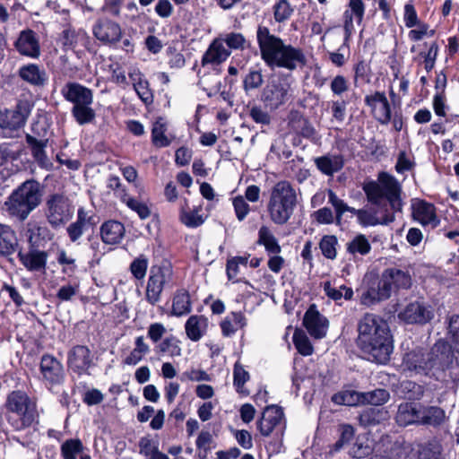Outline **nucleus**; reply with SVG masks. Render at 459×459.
<instances>
[{"label": "nucleus", "mask_w": 459, "mask_h": 459, "mask_svg": "<svg viewBox=\"0 0 459 459\" xmlns=\"http://www.w3.org/2000/svg\"><path fill=\"white\" fill-rule=\"evenodd\" d=\"M40 184L34 179L26 180L15 189L5 202L10 216L24 221L41 203Z\"/></svg>", "instance_id": "39448f33"}, {"label": "nucleus", "mask_w": 459, "mask_h": 459, "mask_svg": "<svg viewBox=\"0 0 459 459\" xmlns=\"http://www.w3.org/2000/svg\"><path fill=\"white\" fill-rule=\"evenodd\" d=\"M349 8L350 10L345 11L344 13V31H345V40H349L350 37L354 29L353 27V16L355 17L357 22L361 23L364 13H365V4L362 0H349Z\"/></svg>", "instance_id": "c756f323"}, {"label": "nucleus", "mask_w": 459, "mask_h": 459, "mask_svg": "<svg viewBox=\"0 0 459 459\" xmlns=\"http://www.w3.org/2000/svg\"><path fill=\"white\" fill-rule=\"evenodd\" d=\"M167 128L165 124L156 121L152 130V141L153 145L158 148L167 147L170 144V141L166 136Z\"/></svg>", "instance_id": "6e6d98bb"}, {"label": "nucleus", "mask_w": 459, "mask_h": 459, "mask_svg": "<svg viewBox=\"0 0 459 459\" xmlns=\"http://www.w3.org/2000/svg\"><path fill=\"white\" fill-rule=\"evenodd\" d=\"M159 349L160 352L168 353L171 357H178L181 355L179 341L175 337L164 339L159 345Z\"/></svg>", "instance_id": "e2e57ef3"}, {"label": "nucleus", "mask_w": 459, "mask_h": 459, "mask_svg": "<svg viewBox=\"0 0 459 459\" xmlns=\"http://www.w3.org/2000/svg\"><path fill=\"white\" fill-rule=\"evenodd\" d=\"M123 201L131 210L135 212L142 220H145L150 217L151 210L146 204L142 203L135 198L126 196L123 198Z\"/></svg>", "instance_id": "680f3d73"}, {"label": "nucleus", "mask_w": 459, "mask_h": 459, "mask_svg": "<svg viewBox=\"0 0 459 459\" xmlns=\"http://www.w3.org/2000/svg\"><path fill=\"white\" fill-rule=\"evenodd\" d=\"M258 245L264 246L269 254L277 255L281 253V248L276 238L267 226H261L258 230Z\"/></svg>", "instance_id": "ea45409f"}, {"label": "nucleus", "mask_w": 459, "mask_h": 459, "mask_svg": "<svg viewBox=\"0 0 459 459\" xmlns=\"http://www.w3.org/2000/svg\"><path fill=\"white\" fill-rule=\"evenodd\" d=\"M94 37L105 44H115L121 39L120 25L108 18H100L92 27Z\"/></svg>", "instance_id": "f3484780"}, {"label": "nucleus", "mask_w": 459, "mask_h": 459, "mask_svg": "<svg viewBox=\"0 0 459 459\" xmlns=\"http://www.w3.org/2000/svg\"><path fill=\"white\" fill-rule=\"evenodd\" d=\"M435 206L420 199L411 200V214L415 221L422 225L431 224L436 227L439 221L437 218Z\"/></svg>", "instance_id": "5701e85b"}, {"label": "nucleus", "mask_w": 459, "mask_h": 459, "mask_svg": "<svg viewBox=\"0 0 459 459\" xmlns=\"http://www.w3.org/2000/svg\"><path fill=\"white\" fill-rule=\"evenodd\" d=\"M333 402L337 404H343L348 406H354L358 404H364L363 393L356 392L353 390H347L333 396Z\"/></svg>", "instance_id": "a18cd8bd"}, {"label": "nucleus", "mask_w": 459, "mask_h": 459, "mask_svg": "<svg viewBox=\"0 0 459 459\" xmlns=\"http://www.w3.org/2000/svg\"><path fill=\"white\" fill-rule=\"evenodd\" d=\"M411 285V277L408 271L392 267L384 270L379 279L364 291L361 295V303L370 307L380 301L388 299L394 290L409 289Z\"/></svg>", "instance_id": "20e7f679"}, {"label": "nucleus", "mask_w": 459, "mask_h": 459, "mask_svg": "<svg viewBox=\"0 0 459 459\" xmlns=\"http://www.w3.org/2000/svg\"><path fill=\"white\" fill-rule=\"evenodd\" d=\"M364 404L369 403L375 406H379L385 403L390 397L389 392L385 389L378 388L370 392L363 393Z\"/></svg>", "instance_id": "13d9d810"}, {"label": "nucleus", "mask_w": 459, "mask_h": 459, "mask_svg": "<svg viewBox=\"0 0 459 459\" xmlns=\"http://www.w3.org/2000/svg\"><path fill=\"white\" fill-rule=\"evenodd\" d=\"M448 333L452 339V350L459 353V315H454L450 317Z\"/></svg>", "instance_id": "69168bd1"}, {"label": "nucleus", "mask_w": 459, "mask_h": 459, "mask_svg": "<svg viewBox=\"0 0 459 459\" xmlns=\"http://www.w3.org/2000/svg\"><path fill=\"white\" fill-rule=\"evenodd\" d=\"M294 13V7L288 0H279L273 5V17L276 22L288 21Z\"/></svg>", "instance_id": "8fccbe9b"}, {"label": "nucleus", "mask_w": 459, "mask_h": 459, "mask_svg": "<svg viewBox=\"0 0 459 459\" xmlns=\"http://www.w3.org/2000/svg\"><path fill=\"white\" fill-rule=\"evenodd\" d=\"M222 41L231 49H244L247 43L246 38L238 32L226 34Z\"/></svg>", "instance_id": "338daca9"}, {"label": "nucleus", "mask_w": 459, "mask_h": 459, "mask_svg": "<svg viewBox=\"0 0 459 459\" xmlns=\"http://www.w3.org/2000/svg\"><path fill=\"white\" fill-rule=\"evenodd\" d=\"M346 251L353 257L364 256L370 253L371 245L364 234H357L346 243Z\"/></svg>", "instance_id": "58836bf2"}, {"label": "nucleus", "mask_w": 459, "mask_h": 459, "mask_svg": "<svg viewBox=\"0 0 459 459\" xmlns=\"http://www.w3.org/2000/svg\"><path fill=\"white\" fill-rule=\"evenodd\" d=\"M5 407L8 411L20 417L17 430L30 427L39 418L36 402L21 390L13 391L7 395Z\"/></svg>", "instance_id": "6e6552de"}, {"label": "nucleus", "mask_w": 459, "mask_h": 459, "mask_svg": "<svg viewBox=\"0 0 459 459\" xmlns=\"http://www.w3.org/2000/svg\"><path fill=\"white\" fill-rule=\"evenodd\" d=\"M64 99L72 103L71 114L79 126L95 121L96 112L92 108L93 91L91 89L74 82H69L61 90Z\"/></svg>", "instance_id": "0eeeda50"}, {"label": "nucleus", "mask_w": 459, "mask_h": 459, "mask_svg": "<svg viewBox=\"0 0 459 459\" xmlns=\"http://www.w3.org/2000/svg\"><path fill=\"white\" fill-rule=\"evenodd\" d=\"M316 169L324 175L333 177L344 166V160L341 154L326 153L314 159Z\"/></svg>", "instance_id": "cd10ccee"}, {"label": "nucleus", "mask_w": 459, "mask_h": 459, "mask_svg": "<svg viewBox=\"0 0 459 459\" xmlns=\"http://www.w3.org/2000/svg\"><path fill=\"white\" fill-rule=\"evenodd\" d=\"M14 46L22 56L38 58L40 55L39 42L32 30L21 31Z\"/></svg>", "instance_id": "4be33fe9"}, {"label": "nucleus", "mask_w": 459, "mask_h": 459, "mask_svg": "<svg viewBox=\"0 0 459 459\" xmlns=\"http://www.w3.org/2000/svg\"><path fill=\"white\" fill-rule=\"evenodd\" d=\"M292 339L296 349L301 355L309 356L313 353V346L303 330L296 329Z\"/></svg>", "instance_id": "de8ad7c7"}, {"label": "nucleus", "mask_w": 459, "mask_h": 459, "mask_svg": "<svg viewBox=\"0 0 459 459\" xmlns=\"http://www.w3.org/2000/svg\"><path fill=\"white\" fill-rule=\"evenodd\" d=\"M149 261L144 255L136 257L130 264V272L137 280L144 279L148 268Z\"/></svg>", "instance_id": "bf43d9fd"}, {"label": "nucleus", "mask_w": 459, "mask_h": 459, "mask_svg": "<svg viewBox=\"0 0 459 459\" xmlns=\"http://www.w3.org/2000/svg\"><path fill=\"white\" fill-rule=\"evenodd\" d=\"M303 325L312 337L322 339L326 334L329 322L316 310V306L312 305L304 315Z\"/></svg>", "instance_id": "6ab92c4d"}, {"label": "nucleus", "mask_w": 459, "mask_h": 459, "mask_svg": "<svg viewBox=\"0 0 459 459\" xmlns=\"http://www.w3.org/2000/svg\"><path fill=\"white\" fill-rule=\"evenodd\" d=\"M354 78L353 82L355 86H359L361 83H368L371 79V68L368 62L365 60L359 61L354 65Z\"/></svg>", "instance_id": "3c124183"}, {"label": "nucleus", "mask_w": 459, "mask_h": 459, "mask_svg": "<svg viewBox=\"0 0 459 459\" xmlns=\"http://www.w3.org/2000/svg\"><path fill=\"white\" fill-rule=\"evenodd\" d=\"M338 244V239L333 235H325L324 236L320 242L319 247L322 251L323 255L327 258L333 260L336 258L337 250L336 246Z\"/></svg>", "instance_id": "5fc2aeb1"}, {"label": "nucleus", "mask_w": 459, "mask_h": 459, "mask_svg": "<svg viewBox=\"0 0 459 459\" xmlns=\"http://www.w3.org/2000/svg\"><path fill=\"white\" fill-rule=\"evenodd\" d=\"M454 351L446 341L440 339L427 352V363L429 365L431 377L438 376L448 369L454 361Z\"/></svg>", "instance_id": "ddd939ff"}, {"label": "nucleus", "mask_w": 459, "mask_h": 459, "mask_svg": "<svg viewBox=\"0 0 459 459\" xmlns=\"http://www.w3.org/2000/svg\"><path fill=\"white\" fill-rule=\"evenodd\" d=\"M134 89L136 91L139 98L145 103L150 104L153 100V95L149 88V82L143 79L136 83H134Z\"/></svg>", "instance_id": "774afa93"}, {"label": "nucleus", "mask_w": 459, "mask_h": 459, "mask_svg": "<svg viewBox=\"0 0 459 459\" xmlns=\"http://www.w3.org/2000/svg\"><path fill=\"white\" fill-rule=\"evenodd\" d=\"M446 420V415L443 408L420 403V425L438 428Z\"/></svg>", "instance_id": "393cba45"}, {"label": "nucleus", "mask_w": 459, "mask_h": 459, "mask_svg": "<svg viewBox=\"0 0 459 459\" xmlns=\"http://www.w3.org/2000/svg\"><path fill=\"white\" fill-rule=\"evenodd\" d=\"M180 221L188 228H196L204 222L203 216L199 214V209L196 207L193 210L182 207L180 212Z\"/></svg>", "instance_id": "09e8293b"}, {"label": "nucleus", "mask_w": 459, "mask_h": 459, "mask_svg": "<svg viewBox=\"0 0 459 459\" xmlns=\"http://www.w3.org/2000/svg\"><path fill=\"white\" fill-rule=\"evenodd\" d=\"M232 204L238 221H243L251 211L249 204L246 202L244 196L242 195L234 197L232 200Z\"/></svg>", "instance_id": "0e129e2a"}, {"label": "nucleus", "mask_w": 459, "mask_h": 459, "mask_svg": "<svg viewBox=\"0 0 459 459\" xmlns=\"http://www.w3.org/2000/svg\"><path fill=\"white\" fill-rule=\"evenodd\" d=\"M283 418L282 410L275 405L266 407L257 423L260 433L268 437L280 424Z\"/></svg>", "instance_id": "b1692460"}, {"label": "nucleus", "mask_w": 459, "mask_h": 459, "mask_svg": "<svg viewBox=\"0 0 459 459\" xmlns=\"http://www.w3.org/2000/svg\"><path fill=\"white\" fill-rule=\"evenodd\" d=\"M39 370L46 388L57 393L65 380V372L61 361L53 355L44 354L40 359Z\"/></svg>", "instance_id": "f8f14e48"}, {"label": "nucleus", "mask_w": 459, "mask_h": 459, "mask_svg": "<svg viewBox=\"0 0 459 459\" xmlns=\"http://www.w3.org/2000/svg\"><path fill=\"white\" fill-rule=\"evenodd\" d=\"M434 316L432 306L422 301L411 302L399 313V318L405 323L421 325L429 323Z\"/></svg>", "instance_id": "dca6fc26"}, {"label": "nucleus", "mask_w": 459, "mask_h": 459, "mask_svg": "<svg viewBox=\"0 0 459 459\" xmlns=\"http://www.w3.org/2000/svg\"><path fill=\"white\" fill-rule=\"evenodd\" d=\"M33 107L30 100L20 99L13 108L0 109V127L9 131L20 130L26 125Z\"/></svg>", "instance_id": "9b49d317"}, {"label": "nucleus", "mask_w": 459, "mask_h": 459, "mask_svg": "<svg viewBox=\"0 0 459 459\" xmlns=\"http://www.w3.org/2000/svg\"><path fill=\"white\" fill-rule=\"evenodd\" d=\"M126 233L123 223L118 221L109 220L103 222L100 228V234L103 243L107 245L119 244Z\"/></svg>", "instance_id": "bb28decb"}, {"label": "nucleus", "mask_w": 459, "mask_h": 459, "mask_svg": "<svg viewBox=\"0 0 459 459\" xmlns=\"http://www.w3.org/2000/svg\"><path fill=\"white\" fill-rule=\"evenodd\" d=\"M192 310L189 293L185 290H178L173 298L172 315L181 316Z\"/></svg>", "instance_id": "a19ab883"}, {"label": "nucleus", "mask_w": 459, "mask_h": 459, "mask_svg": "<svg viewBox=\"0 0 459 459\" xmlns=\"http://www.w3.org/2000/svg\"><path fill=\"white\" fill-rule=\"evenodd\" d=\"M25 236L29 247H40L41 241L50 239V231L36 221H30L25 227Z\"/></svg>", "instance_id": "7c9ffc66"}, {"label": "nucleus", "mask_w": 459, "mask_h": 459, "mask_svg": "<svg viewBox=\"0 0 459 459\" xmlns=\"http://www.w3.org/2000/svg\"><path fill=\"white\" fill-rule=\"evenodd\" d=\"M26 143L30 149L31 155L39 164L40 168L48 169L52 166V163L48 160L46 153V147L48 145V140H39L36 137L26 134Z\"/></svg>", "instance_id": "72a5a7b5"}, {"label": "nucleus", "mask_w": 459, "mask_h": 459, "mask_svg": "<svg viewBox=\"0 0 459 459\" xmlns=\"http://www.w3.org/2000/svg\"><path fill=\"white\" fill-rule=\"evenodd\" d=\"M18 247L15 231L11 226L0 223V255H13Z\"/></svg>", "instance_id": "f704fd0d"}, {"label": "nucleus", "mask_w": 459, "mask_h": 459, "mask_svg": "<svg viewBox=\"0 0 459 459\" xmlns=\"http://www.w3.org/2000/svg\"><path fill=\"white\" fill-rule=\"evenodd\" d=\"M395 420L400 426L420 425V403H403L398 407Z\"/></svg>", "instance_id": "2f4dec72"}, {"label": "nucleus", "mask_w": 459, "mask_h": 459, "mask_svg": "<svg viewBox=\"0 0 459 459\" xmlns=\"http://www.w3.org/2000/svg\"><path fill=\"white\" fill-rule=\"evenodd\" d=\"M357 347L370 361L385 364L393 351V337L387 322L380 316L366 313L358 322Z\"/></svg>", "instance_id": "f03ea898"}, {"label": "nucleus", "mask_w": 459, "mask_h": 459, "mask_svg": "<svg viewBox=\"0 0 459 459\" xmlns=\"http://www.w3.org/2000/svg\"><path fill=\"white\" fill-rule=\"evenodd\" d=\"M233 385L237 391L241 394H247L243 386L244 384L249 379V374L239 363H235L233 370Z\"/></svg>", "instance_id": "052dcab7"}, {"label": "nucleus", "mask_w": 459, "mask_h": 459, "mask_svg": "<svg viewBox=\"0 0 459 459\" xmlns=\"http://www.w3.org/2000/svg\"><path fill=\"white\" fill-rule=\"evenodd\" d=\"M412 454L415 459H442L443 446L438 440L433 438L415 443Z\"/></svg>", "instance_id": "c85d7f7f"}, {"label": "nucleus", "mask_w": 459, "mask_h": 459, "mask_svg": "<svg viewBox=\"0 0 459 459\" xmlns=\"http://www.w3.org/2000/svg\"><path fill=\"white\" fill-rule=\"evenodd\" d=\"M18 74L24 82L33 86H44L48 81L46 71L35 64L21 66Z\"/></svg>", "instance_id": "473e14b6"}, {"label": "nucleus", "mask_w": 459, "mask_h": 459, "mask_svg": "<svg viewBox=\"0 0 459 459\" xmlns=\"http://www.w3.org/2000/svg\"><path fill=\"white\" fill-rule=\"evenodd\" d=\"M264 76L260 69H249L243 79V89L246 92L256 90L262 86Z\"/></svg>", "instance_id": "603ef678"}, {"label": "nucleus", "mask_w": 459, "mask_h": 459, "mask_svg": "<svg viewBox=\"0 0 459 459\" xmlns=\"http://www.w3.org/2000/svg\"><path fill=\"white\" fill-rule=\"evenodd\" d=\"M75 207L71 199L63 194L49 195L45 203V216L48 224L60 228L66 224L74 216Z\"/></svg>", "instance_id": "9d476101"}, {"label": "nucleus", "mask_w": 459, "mask_h": 459, "mask_svg": "<svg viewBox=\"0 0 459 459\" xmlns=\"http://www.w3.org/2000/svg\"><path fill=\"white\" fill-rule=\"evenodd\" d=\"M289 125L293 131L305 138H311L316 133L308 120L299 113L291 115Z\"/></svg>", "instance_id": "37998d69"}, {"label": "nucleus", "mask_w": 459, "mask_h": 459, "mask_svg": "<svg viewBox=\"0 0 459 459\" xmlns=\"http://www.w3.org/2000/svg\"><path fill=\"white\" fill-rule=\"evenodd\" d=\"M84 34V32L76 31L71 27L65 29L60 37L63 48L65 50L74 49L77 46L80 37H83Z\"/></svg>", "instance_id": "4d7b16f0"}, {"label": "nucleus", "mask_w": 459, "mask_h": 459, "mask_svg": "<svg viewBox=\"0 0 459 459\" xmlns=\"http://www.w3.org/2000/svg\"><path fill=\"white\" fill-rule=\"evenodd\" d=\"M362 189L369 204L380 207L382 215L376 208L355 209L354 215L362 227L388 225L394 221V212H402V185L387 172H380L377 181H368L363 184Z\"/></svg>", "instance_id": "f257e3e1"}, {"label": "nucleus", "mask_w": 459, "mask_h": 459, "mask_svg": "<svg viewBox=\"0 0 459 459\" xmlns=\"http://www.w3.org/2000/svg\"><path fill=\"white\" fill-rule=\"evenodd\" d=\"M387 411L382 408L370 407L364 409L359 415L358 420L362 427L368 428L376 426L386 419Z\"/></svg>", "instance_id": "4c0bfd02"}, {"label": "nucleus", "mask_w": 459, "mask_h": 459, "mask_svg": "<svg viewBox=\"0 0 459 459\" xmlns=\"http://www.w3.org/2000/svg\"><path fill=\"white\" fill-rule=\"evenodd\" d=\"M99 223V218L92 210L83 206L77 209L76 220L66 228V233L72 243H79V240L89 230H94Z\"/></svg>", "instance_id": "2eb2a0df"}, {"label": "nucleus", "mask_w": 459, "mask_h": 459, "mask_svg": "<svg viewBox=\"0 0 459 459\" xmlns=\"http://www.w3.org/2000/svg\"><path fill=\"white\" fill-rule=\"evenodd\" d=\"M404 363L409 370H413L419 374L431 376L429 365L427 363V353L413 351L408 353L404 359Z\"/></svg>", "instance_id": "e433bc0d"}, {"label": "nucleus", "mask_w": 459, "mask_h": 459, "mask_svg": "<svg viewBox=\"0 0 459 459\" xmlns=\"http://www.w3.org/2000/svg\"><path fill=\"white\" fill-rule=\"evenodd\" d=\"M323 287L325 295L333 301L337 302L342 298H344L346 300H351L353 298L352 289L345 285H341L339 288H336L331 281H325Z\"/></svg>", "instance_id": "c03bdc74"}, {"label": "nucleus", "mask_w": 459, "mask_h": 459, "mask_svg": "<svg viewBox=\"0 0 459 459\" xmlns=\"http://www.w3.org/2000/svg\"><path fill=\"white\" fill-rule=\"evenodd\" d=\"M48 257V252L39 250V247H29L27 253L22 251L18 253L20 262L30 272H44Z\"/></svg>", "instance_id": "aec40b11"}, {"label": "nucleus", "mask_w": 459, "mask_h": 459, "mask_svg": "<svg viewBox=\"0 0 459 459\" xmlns=\"http://www.w3.org/2000/svg\"><path fill=\"white\" fill-rule=\"evenodd\" d=\"M208 326L207 318L204 316H191L186 322V336L193 342L199 341L204 334Z\"/></svg>", "instance_id": "c9c22d12"}, {"label": "nucleus", "mask_w": 459, "mask_h": 459, "mask_svg": "<svg viewBox=\"0 0 459 459\" xmlns=\"http://www.w3.org/2000/svg\"><path fill=\"white\" fill-rule=\"evenodd\" d=\"M84 446L78 438H70L61 445V455L64 459H77V455L82 454Z\"/></svg>", "instance_id": "49530a36"}, {"label": "nucleus", "mask_w": 459, "mask_h": 459, "mask_svg": "<svg viewBox=\"0 0 459 459\" xmlns=\"http://www.w3.org/2000/svg\"><path fill=\"white\" fill-rule=\"evenodd\" d=\"M173 280V268L168 261H161L150 269L145 290V299L152 306L160 301L163 290L169 286Z\"/></svg>", "instance_id": "1a4fd4ad"}, {"label": "nucleus", "mask_w": 459, "mask_h": 459, "mask_svg": "<svg viewBox=\"0 0 459 459\" xmlns=\"http://www.w3.org/2000/svg\"><path fill=\"white\" fill-rule=\"evenodd\" d=\"M399 393L406 400L419 401L424 396L425 388L416 382L405 380L400 384Z\"/></svg>", "instance_id": "79ce46f5"}, {"label": "nucleus", "mask_w": 459, "mask_h": 459, "mask_svg": "<svg viewBox=\"0 0 459 459\" xmlns=\"http://www.w3.org/2000/svg\"><path fill=\"white\" fill-rule=\"evenodd\" d=\"M290 84L287 78H273L264 88L261 100L270 109H276L289 100Z\"/></svg>", "instance_id": "4468645a"}, {"label": "nucleus", "mask_w": 459, "mask_h": 459, "mask_svg": "<svg viewBox=\"0 0 459 459\" xmlns=\"http://www.w3.org/2000/svg\"><path fill=\"white\" fill-rule=\"evenodd\" d=\"M328 202L333 205L336 214V221L340 223L344 212H349L354 213L355 208L349 206L343 200L340 199L337 195L332 191H328Z\"/></svg>", "instance_id": "864d4df0"}, {"label": "nucleus", "mask_w": 459, "mask_h": 459, "mask_svg": "<svg viewBox=\"0 0 459 459\" xmlns=\"http://www.w3.org/2000/svg\"><path fill=\"white\" fill-rule=\"evenodd\" d=\"M298 196L292 185L286 180L279 181L271 190L267 211L271 221L277 225L286 224L294 213Z\"/></svg>", "instance_id": "423d86ee"}, {"label": "nucleus", "mask_w": 459, "mask_h": 459, "mask_svg": "<svg viewBox=\"0 0 459 459\" xmlns=\"http://www.w3.org/2000/svg\"><path fill=\"white\" fill-rule=\"evenodd\" d=\"M230 54V50L224 47L222 39H215L204 52L201 61L202 65H221L227 60Z\"/></svg>", "instance_id": "a878e982"}, {"label": "nucleus", "mask_w": 459, "mask_h": 459, "mask_svg": "<svg viewBox=\"0 0 459 459\" xmlns=\"http://www.w3.org/2000/svg\"><path fill=\"white\" fill-rule=\"evenodd\" d=\"M364 101L371 108L373 117L380 124L387 125L391 121V107L385 92L376 91L367 95Z\"/></svg>", "instance_id": "a211bd4d"}, {"label": "nucleus", "mask_w": 459, "mask_h": 459, "mask_svg": "<svg viewBox=\"0 0 459 459\" xmlns=\"http://www.w3.org/2000/svg\"><path fill=\"white\" fill-rule=\"evenodd\" d=\"M256 39L261 58L269 67L293 71L306 65L302 49L285 44L280 37L272 34L267 27L257 28Z\"/></svg>", "instance_id": "7ed1b4c3"}, {"label": "nucleus", "mask_w": 459, "mask_h": 459, "mask_svg": "<svg viewBox=\"0 0 459 459\" xmlns=\"http://www.w3.org/2000/svg\"><path fill=\"white\" fill-rule=\"evenodd\" d=\"M67 363L75 373H86L91 365V351L87 346L76 345L68 352Z\"/></svg>", "instance_id": "412c9836"}]
</instances>
